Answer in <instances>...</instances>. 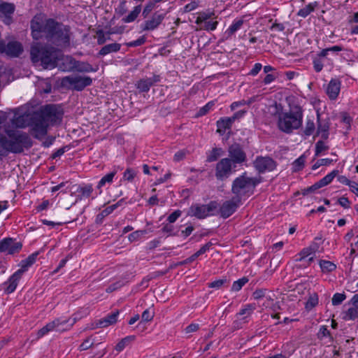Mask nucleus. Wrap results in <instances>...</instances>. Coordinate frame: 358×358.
Segmentation results:
<instances>
[{
  "label": "nucleus",
  "instance_id": "f257e3e1",
  "mask_svg": "<svg viewBox=\"0 0 358 358\" xmlns=\"http://www.w3.org/2000/svg\"><path fill=\"white\" fill-rule=\"evenodd\" d=\"M35 17L31 22L32 36L38 40L44 37L48 41L57 46L66 47L70 44V27L53 19L39 21Z\"/></svg>",
  "mask_w": 358,
  "mask_h": 358
},
{
  "label": "nucleus",
  "instance_id": "f03ea898",
  "mask_svg": "<svg viewBox=\"0 0 358 358\" xmlns=\"http://www.w3.org/2000/svg\"><path fill=\"white\" fill-rule=\"evenodd\" d=\"M31 59L34 64H40L43 69H54L59 59L58 52L53 47L39 43L33 45L30 50Z\"/></svg>",
  "mask_w": 358,
  "mask_h": 358
},
{
  "label": "nucleus",
  "instance_id": "7ed1b4c3",
  "mask_svg": "<svg viewBox=\"0 0 358 358\" xmlns=\"http://www.w3.org/2000/svg\"><path fill=\"white\" fill-rule=\"evenodd\" d=\"M7 136H6V156L8 153H22L24 149H29L32 145V141L30 137L25 132L4 129Z\"/></svg>",
  "mask_w": 358,
  "mask_h": 358
},
{
  "label": "nucleus",
  "instance_id": "20e7f679",
  "mask_svg": "<svg viewBox=\"0 0 358 358\" xmlns=\"http://www.w3.org/2000/svg\"><path fill=\"white\" fill-rule=\"evenodd\" d=\"M303 121V110L300 106H294L289 112L284 113L278 120V129L287 134L299 129Z\"/></svg>",
  "mask_w": 358,
  "mask_h": 358
},
{
  "label": "nucleus",
  "instance_id": "39448f33",
  "mask_svg": "<svg viewBox=\"0 0 358 358\" xmlns=\"http://www.w3.org/2000/svg\"><path fill=\"white\" fill-rule=\"evenodd\" d=\"M260 182L261 179L248 177L245 172L233 181L231 192L234 197L241 201L243 196L252 195L256 186Z\"/></svg>",
  "mask_w": 358,
  "mask_h": 358
},
{
  "label": "nucleus",
  "instance_id": "423d86ee",
  "mask_svg": "<svg viewBox=\"0 0 358 358\" xmlns=\"http://www.w3.org/2000/svg\"><path fill=\"white\" fill-rule=\"evenodd\" d=\"M38 252H34L30 255L24 260L22 261L21 268L15 272L4 284L8 285L5 288V292L7 294H10L15 291L17 285L19 280L21 278L22 274L27 270V268L35 263Z\"/></svg>",
  "mask_w": 358,
  "mask_h": 358
},
{
  "label": "nucleus",
  "instance_id": "0eeeda50",
  "mask_svg": "<svg viewBox=\"0 0 358 358\" xmlns=\"http://www.w3.org/2000/svg\"><path fill=\"white\" fill-rule=\"evenodd\" d=\"M92 80L89 76H67L62 78L61 85L64 87L71 88L76 91H82L91 85Z\"/></svg>",
  "mask_w": 358,
  "mask_h": 358
},
{
  "label": "nucleus",
  "instance_id": "6e6552de",
  "mask_svg": "<svg viewBox=\"0 0 358 358\" xmlns=\"http://www.w3.org/2000/svg\"><path fill=\"white\" fill-rule=\"evenodd\" d=\"M36 113L48 125L59 122L62 116L59 108L52 104L42 106Z\"/></svg>",
  "mask_w": 358,
  "mask_h": 358
},
{
  "label": "nucleus",
  "instance_id": "1a4fd4ad",
  "mask_svg": "<svg viewBox=\"0 0 358 358\" xmlns=\"http://www.w3.org/2000/svg\"><path fill=\"white\" fill-rule=\"evenodd\" d=\"M217 204L215 201H210L208 204H194L192 205L187 213L189 216H194L199 219H203L217 208Z\"/></svg>",
  "mask_w": 358,
  "mask_h": 358
},
{
  "label": "nucleus",
  "instance_id": "9d476101",
  "mask_svg": "<svg viewBox=\"0 0 358 358\" xmlns=\"http://www.w3.org/2000/svg\"><path fill=\"white\" fill-rule=\"evenodd\" d=\"M234 164L229 158H223L220 160L215 166V177L217 180H223L229 177L232 173Z\"/></svg>",
  "mask_w": 358,
  "mask_h": 358
},
{
  "label": "nucleus",
  "instance_id": "9b49d317",
  "mask_svg": "<svg viewBox=\"0 0 358 358\" xmlns=\"http://www.w3.org/2000/svg\"><path fill=\"white\" fill-rule=\"evenodd\" d=\"M229 160L234 164V168L236 167V164H241L247 161V155L245 152L238 143H234L228 148Z\"/></svg>",
  "mask_w": 358,
  "mask_h": 358
},
{
  "label": "nucleus",
  "instance_id": "f8f14e48",
  "mask_svg": "<svg viewBox=\"0 0 358 358\" xmlns=\"http://www.w3.org/2000/svg\"><path fill=\"white\" fill-rule=\"evenodd\" d=\"M48 124L36 113L31 118L32 135L36 138H41L47 134Z\"/></svg>",
  "mask_w": 358,
  "mask_h": 358
},
{
  "label": "nucleus",
  "instance_id": "ddd939ff",
  "mask_svg": "<svg viewBox=\"0 0 358 358\" xmlns=\"http://www.w3.org/2000/svg\"><path fill=\"white\" fill-rule=\"evenodd\" d=\"M253 164L259 173L272 171L276 167V162L269 157H257L254 161Z\"/></svg>",
  "mask_w": 358,
  "mask_h": 358
},
{
  "label": "nucleus",
  "instance_id": "4468645a",
  "mask_svg": "<svg viewBox=\"0 0 358 358\" xmlns=\"http://www.w3.org/2000/svg\"><path fill=\"white\" fill-rule=\"evenodd\" d=\"M165 16V13H159L158 11L155 12L150 18L141 25L142 31H150L157 29L162 23Z\"/></svg>",
  "mask_w": 358,
  "mask_h": 358
},
{
  "label": "nucleus",
  "instance_id": "2eb2a0df",
  "mask_svg": "<svg viewBox=\"0 0 358 358\" xmlns=\"http://www.w3.org/2000/svg\"><path fill=\"white\" fill-rule=\"evenodd\" d=\"M241 203L238 198L234 196L231 200L227 201L220 208V214L221 217L227 218L231 215Z\"/></svg>",
  "mask_w": 358,
  "mask_h": 358
},
{
  "label": "nucleus",
  "instance_id": "dca6fc26",
  "mask_svg": "<svg viewBox=\"0 0 358 358\" xmlns=\"http://www.w3.org/2000/svg\"><path fill=\"white\" fill-rule=\"evenodd\" d=\"M23 51L22 44L17 41H10L7 44L0 42V52H5L10 57H18Z\"/></svg>",
  "mask_w": 358,
  "mask_h": 358
},
{
  "label": "nucleus",
  "instance_id": "f3484780",
  "mask_svg": "<svg viewBox=\"0 0 358 358\" xmlns=\"http://www.w3.org/2000/svg\"><path fill=\"white\" fill-rule=\"evenodd\" d=\"M22 247L20 242H14L10 238H6L0 241V252L13 255L18 252Z\"/></svg>",
  "mask_w": 358,
  "mask_h": 358
},
{
  "label": "nucleus",
  "instance_id": "a211bd4d",
  "mask_svg": "<svg viewBox=\"0 0 358 358\" xmlns=\"http://www.w3.org/2000/svg\"><path fill=\"white\" fill-rule=\"evenodd\" d=\"M159 81L160 76L159 75H154L151 78H146L139 80L136 83V87L140 92H147L150 90L152 85Z\"/></svg>",
  "mask_w": 358,
  "mask_h": 358
},
{
  "label": "nucleus",
  "instance_id": "6ab92c4d",
  "mask_svg": "<svg viewBox=\"0 0 358 358\" xmlns=\"http://www.w3.org/2000/svg\"><path fill=\"white\" fill-rule=\"evenodd\" d=\"M77 319L76 317L73 318L72 320H61L59 318H57L54 320L53 321L48 323L45 326L48 328V330L50 331L53 330L57 331H64L66 329L64 328H60V326H63L65 324H67L68 327H71L76 322Z\"/></svg>",
  "mask_w": 358,
  "mask_h": 358
},
{
  "label": "nucleus",
  "instance_id": "aec40b11",
  "mask_svg": "<svg viewBox=\"0 0 358 358\" xmlns=\"http://www.w3.org/2000/svg\"><path fill=\"white\" fill-rule=\"evenodd\" d=\"M66 61L69 62L71 69H76L78 72H94V69L91 64L87 62L76 61L73 58H66Z\"/></svg>",
  "mask_w": 358,
  "mask_h": 358
},
{
  "label": "nucleus",
  "instance_id": "412c9836",
  "mask_svg": "<svg viewBox=\"0 0 358 358\" xmlns=\"http://www.w3.org/2000/svg\"><path fill=\"white\" fill-rule=\"evenodd\" d=\"M118 315H119V311L116 310L115 312H113V313L106 315L103 318L99 320L97 322L96 325L99 327L103 328V327H107L110 325L114 324L117 322Z\"/></svg>",
  "mask_w": 358,
  "mask_h": 358
},
{
  "label": "nucleus",
  "instance_id": "4be33fe9",
  "mask_svg": "<svg viewBox=\"0 0 358 358\" xmlns=\"http://www.w3.org/2000/svg\"><path fill=\"white\" fill-rule=\"evenodd\" d=\"M341 83L336 80H331L327 85V94L331 99L337 98L340 92Z\"/></svg>",
  "mask_w": 358,
  "mask_h": 358
},
{
  "label": "nucleus",
  "instance_id": "5701e85b",
  "mask_svg": "<svg viewBox=\"0 0 358 358\" xmlns=\"http://www.w3.org/2000/svg\"><path fill=\"white\" fill-rule=\"evenodd\" d=\"M317 134L320 135L323 139H327L329 137V124L327 120L320 119L317 115Z\"/></svg>",
  "mask_w": 358,
  "mask_h": 358
},
{
  "label": "nucleus",
  "instance_id": "b1692460",
  "mask_svg": "<svg viewBox=\"0 0 358 358\" xmlns=\"http://www.w3.org/2000/svg\"><path fill=\"white\" fill-rule=\"evenodd\" d=\"M234 121L231 117L221 118L217 122V132L221 135L225 133V131L230 129Z\"/></svg>",
  "mask_w": 358,
  "mask_h": 358
},
{
  "label": "nucleus",
  "instance_id": "393cba45",
  "mask_svg": "<svg viewBox=\"0 0 358 358\" xmlns=\"http://www.w3.org/2000/svg\"><path fill=\"white\" fill-rule=\"evenodd\" d=\"M121 45L113 43L104 45L98 52L99 56H105L111 52H117L120 50Z\"/></svg>",
  "mask_w": 358,
  "mask_h": 358
},
{
  "label": "nucleus",
  "instance_id": "a878e982",
  "mask_svg": "<svg viewBox=\"0 0 358 358\" xmlns=\"http://www.w3.org/2000/svg\"><path fill=\"white\" fill-rule=\"evenodd\" d=\"M93 191V188L92 185H85L83 186H79L76 189V192L79 193L78 198L76 199V202L78 199H81L83 197H89L92 194Z\"/></svg>",
  "mask_w": 358,
  "mask_h": 358
},
{
  "label": "nucleus",
  "instance_id": "bb28decb",
  "mask_svg": "<svg viewBox=\"0 0 358 358\" xmlns=\"http://www.w3.org/2000/svg\"><path fill=\"white\" fill-rule=\"evenodd\" d=\"M141 11V6L138 5L134 7V10L130 13L123 17L122 21L124 23H129L134 22L138 16Z\"/></svg>",
  "mask_w": 358,
  "mask_h": 358
},
{
  "label": "nucleus",
  "instance_id": "cd10ccee",
  "mask_svg": "<svg viewBox=\"0 0 358 358\" xmlns=\"http://www.w3.org/2000/svg\"><path fill=\"white\" fill-rule=\"evenodd\" d=\"M282 109L283 107L282 104L275 101L272 105L269 106L268 112L271 115L277 117L278 120H279V116L284 114Z\"/></svg>",
  "mask_w": 358,
  "mask_h": 358
},
{
  "label": "nucleus",
  "instance_id": "c85d7f7f",
  "mask_svg": "<svg viewBox=\"0 0 358 358\" xmlns=\"http://www.w3.org/2000/svg\"><path fill=\"white\" fill-rule=\"evenodd\" d=\"M258 306L263 308H271L273 310H275V306L274 304V300L271 296H266L262 300L258 301Z\"/></svg>",
  "mask_w": 358,
  "mask_h": 358
},
{
  "label": "nucleus",
  "instance_id": "c756f323",
  "mask_svg": "<svg viewBox=\"0 0 358 358\" xmlns=\"http://www.w3.org/2000/svg\"><path fill=\"white\" fill-rule=\"evenodd\" d=\"M15 6L11 3L3 2L0 3V13L5 16L8 17L13 13Z\"/></svg>",
  "mask_w": 358,
  "mask_h": 358
},
{
  "label": "nucleus",
  "instance_id": "7c9ffc66",
  "mask_svg": "<svg viewBox=\"0 0 358 358\" xmlns=\"http://www.w3.org/2000/svg\"><path fill=\"white\" fill-rule=\"evenodd\" d=\"M136 339L135 336H129L121 339L119 343L115 345V350L118 352L123 350L127 345Z\"/></svg>",
  "mask_w": 358,
  "mask_h": 358
},
{
  "label": "nucleus",
  "instance_id": "2f4dec72",
  "mask_svg": "<svg viewBox=\"0 0 358 358\" xmlns=\"http://www.w3.org/2000/svg\"><path fill=\"white\" fill-rule=\"evenodd\" d=\"M318 303V296L317 294L314 292L310 294L308 301L306 303V308L307 310H311L315 307Z\"/></svg>",
  "mask_w": 358,
  "mask_h": 358
},
{
  "label": "nucleus",
  "instance_id": "473e14b6",
  "mask_svg": "<svg viewBox=\"0 0 358 358\" xmlns=\"http://www.w3.org/2000/svg\"><path fill=\"white\" fill-rule=\"evenodd\" d=\"M306 162V157L304 155L300 156L292 163V170L294 172L299 171L303 169Z\"/></svg>",
  "mask_w": 358,
  "mask_h": 358
},
{
  "label": "nucleus",
  "instance_id": "72a5a7b5",
  "mask_svg": "<svg viewBox=\"0 0 358 358\" xmlns=\"http://www.w3.org/2000/svg\"><path fill=\"white\" fill-rule=\"evenodd\" d=\"M248 282V278L243 277L234 282L231 290L232 292H238Z\"/></svg>",
  "mask_w": 358,
  "mask_h": 358
},
{
  "label": "nucleus",
  "instance_id": "f704fd0d",
  "mask_svg": "<svg viewBox=\"0 0 358 358\" xmlns=\"http://www.w3.org/2000/svg\"><path fill=\"white\" fill-rule=\"evenodd\" d=\"M115 174H116L115 171H112V172L106 174V176H104L99 182L97 188L100 189L101 187L105 185L106 183H111L113 182V179L114 176H115Z\"/></svg>",
  "mask_w": 358,
  "mask_h": 358
},
{
  "label": "nucleus",
  "instance_id": "c9c22d12",
  "mask_svg": "<svg viewBox=\"0 0 358 358\" xmlns=\"http://www.w3.org/2000/svg\"><path fill=\"white\" fill-rule=\"evenodd\" d=\"M320 266L323 272H331L336 269V265L329 261L321 260Z\"/></svg>",
  "mask_w": 358,
  "mask_h": 358
},
{
  "label": "nucleus",
  "instance_id": "e433bc0d",
  "mask_svg": "<svg viewBox=\"0 0 358 358\" xmlns=\"http://www.w3.org/2000/svg\"><path fill=\"white\" fill-rule=\"evenodd\" d=\"M256 309V304L250 303L245 306L243 308H242L239 313L237 314L238 315H246V317H248L252 315L253 311Z\"/></svg>",
  "mask_w": 358,
  "mask_h": 358
},
{
  "label": "nucleus",
  "instance_id": "4c0bfd02",
  "mask_svg": "<svg viewBox=\"0 0 358 358\" xmlns=\"http://www.w3.org/2000/svg\"><path fill=\"white\" fill-rule=\"evenodd\" d=\"M222 150L221 148H213L207 156V162H212L216 161L221 155Z\"/></svg>",
  "mask_w": 358,
  "mask_h": 358
},
{
  "label": "nucleus",
  "instance_id": "58836bf2",
  "mask_svg": "<svg viewBox=\"0 0 358 358\" xmlns=\"http://www.w3.org/2000/svg\"><path fill=\"white\" fill-rule=\"evenodd\" d=\"M315 130V126L313 120L308 119L306 123V126L303 130V133L306 136L312 135Z\"/></svg>",
  "mask_w": 358,
  "mask_h": 358
},
{
  "label": "nucleus",
  "instance_id": "ea45409f",
  "mask_svg": "<svg viewBox=\"0 0 358 358\" xmlns=\"http://www.w3.org/2000/svg\"><path fill=\"white\" fill-rule=\"evenodd\" d=\"M243 24V21L242 20H237L234 22L227 30L226 33L229 36L233 35L237 30H238Z\"/></svg>",
  "mask_w": 358,
  "mask_h": 358
},
{
  "label": "nucleus",
  "instance_id": "a19ab883",
  "mask_svg": "<svg viewBox=\"0 0 358 358\" xmlns=\"http://www.w3.org/2000/svg\"><path fill=\"white\" fill-rule=\"evenodd\" d=\"M358 317V308L355 306L350 308L346 312L344 318L345 320H354Z\"/></svg>",
  "mask_w": 358,
  "mask_h": 358
},
{
  "label": "nucleus",
  "instance_id": "79ce46f5",
  "mask_svg": "<svg viewBox=\"0 0 358 358\" xmlns=\"http://www.w3.org/2000/svg\"><path fill=\"white\" fill-rule=\"evenodd\" d=\"M312 254H313V253L311 252V250H310V248L308 247L306 248H303L296 256L295 261L296 262H303L305 259V258L308 257V256H310Z\"/></svg>",
  "mask_w": 358,
  "mask_h": 358
},
{
  "label": "nucleus",
  "instance_id": "37998d69",
  "mask_svg": "<svg viewBox=\"0 0 358 358\" xmlns=\"http://www.w3.org/2000/svg\"><path fill=\"white\" fill-rule=\"evenodd\" d=\"M146 234V230H137L130 234L128 236V238L130 242L136 241L139 240L142 236Z\"/></svg>",
  "mask_w": 358,
  "mask_h": 358
},
{
  "label": "nucleus",
  "instance_id": "c03bdc74",
  "mask_svg": "<svg viewBox=\"0 0 358 358\" xmlns=\"http://www.w3.org/2000/svg\"><path fill=\"white\" fill-rule=\"evenodd\" d=\"M329 149V146L325 144L322 141H318L315 144V156L317 157L322 154V152Z\"/></svg>",
  "mask_w": 358,
  "mask_h": 358
},
{
  "label": "nucleus",
  "instance_id": "a18cd8bd",
  "mask_svg": "<svg viewBox=\"0 0 358 358\" xmlns=\"http://www.w3.org/2000/svg\"><path fill=\"white\" fill-rule=\"evenodd\" d=\"M155 7V3L152 1H149L144 6V8L142 12V15L144 18H146L149 14L152 11V10Z\"/></svg>",
  "mask_w": 358,
  "mask_h": 358
},
{
  "label": "nucleus",
  "instance_id": "49530a36",
  "mask_svg": "<svg viewBox=\"0 0 358 358\" xmlns=\"http://www.w3.org/2000/svg\"><path fill=\"white\" fill-rule=\"evenodd\" d=\"M313 10H314V6L311 3H309L308 5L306 6L304 8L299 10V11L298 12V15L303 17H306Z\"/></svg>",
  "mask_w": 358,
  "mask_h": 358
},
{
  "label": "nucleus",
  "instance_id": "de8ad7c7",
  "mask_svg": "<svg viewBox=\"0 0 358 358\" xmlns=\"http://www.w3.org/2000/svg\"><path fill=\"white\" fill-rule=\"evenodd\" d=\"M96 34L97 36V43L99 45L104 44L106 41L110 40V36L106 37L105 36V33L102 29H99L96 31Z\"/></svg>",
  "mask_w": 358,
  "mask_h": 358
},
{
  "label": "nucleus",
  "instance_id": "09e8293b",
  "mask_svg": "<svg viewBox=\"0 0 358 358\" xmlns=\"http://www.w3.org/2000/svg\"><path fill=\"white\" fill-rule=\"evenodd\" d=\"M346 299V295L341 293H336L332 297V304L338 306L341 304Z\"/></svg>",
  "mask_w": 358,
  "mask_h": 358
},
{
  "label": "nucleus",
  "instance_id": "8fccbe9b",
  "mask_svg": "<svg viewBox=\"0 0 358 358\" xmlns=\"http://www.w3.org/2000/svg\"><path fill=\"white\" fill-rule=\"evenodd\" d=\"M136 175V172L131 168L126 169L123 174V179L127 181H132Z\"/></svg>",
  "mask_w": 358,
  "mask_h": 358
},
{
  "label": "nucleus",
  "instance_id": "3c124183",
  "mask_svg": "<svg viewBox=\"0 0 358 358\" xmlns=\"http://www.w3.org/2000/svg\"><path fill=\"white\" fill-rule=\"evenodd\" d=\"M13 124L16 127H20V128L25 127L27 125V122L25 121L24 116L22 115V116H18V117H15L13 120Z\"/></svg>",
  "mask_w": 358,
  "mask_h": 358
},
{
  "label": "nucleus",
  "instance_id": "603ef678",
  "mask_svg": "<svg viewBox=\"0 0 358 358\" xmlns=\"http://www.w3.org/2000/svg\"><path fill=\"white\" fill-rule=\"evenodd\" d=\"M123 199L120 200L117 203L109 206L107 208H106L102 212L101 215L102 216H107L108 215L110 214L117 206H119L122 202Z\"/></svg>",
  "mask_w": 358,
  "mask_h": 358
},
{
  "label": "nucleus",
  "instance_id": "864d4df0",
  "mask_svg": "<svg viewBox=\"0 0 358 358\" xmlns=\"http://www.w3.org/2000/svg\"><path fill=\"white\" fill-rule=\"evenodd\" d=\"M267 292V289H257L255 290L253 294H252V296L256 300H258L260 301V300H262L263 299H264L266 295V293Z\"/></svg>",
  "mask_w": 358,
  "mask_h": 358
},
{
  "label": "nucleus",
  "instance_id": "5fc2aeb1",
  "mask_svg": "<svg viewBox=\"0 0 358 358\" xmlns=\"http://www.w3.org/2000/svg\"><path fill=\"white\" fill-rule=\"evenodd\" d=\"M6 136L0 134V157L6 156Z\"/></svg>",
  "mask_w": 358,
  "mask_h": 358
},
{
  "label": "nucleus",
  "instance_id": "6e6d98bb",
  "mask_svg": "<svg viewBox=\"0 0 358 358\" xmlns=\"http://www.w3.org/2000/svg\"><path fill=\"white\" fill-rule=\"evenodd\" d=\"M338 171L337 170H334L329 174H327L326 176H324L322 180H323L325 185H329L333 179L335 178V176L338 174Z\"/></svg>",
  "mask_w": 358,
  "mask_h": 358
},
{
  "label": "nucleus",
  "instance_id": "4d7b16f0",
  "mask_svg": "<svg viewBox=\"0 0 358 358\" xmlns=\"http://www.w3.org/2000/svg\"><path fill=\"white\" fill-rule=\"evenodd\" d=\"M154 317V312L150 311V309H146L142 313L141 318L145 322H150Z\"/></svg>",
  "mask_w": 358,
  "mask_h": 358
},
{
  "label": "nucleus",
  "instance_id": "13d9d810",
  "mask_svg": "<svg viewBox=\"0 0 358 358\" xmlns=\"http://www.w3.org/2000/svg\"><path fill=\"white\" fill-rule=\"evenodd\" d=\"M173 229L174 227L173 225L166 224L162 227V231L167 234L169 236H176V234L173 232Z\"/></svg>",
  "mask_w": 358,
  "mask_h": 358
},
{
  "label": "nucleus",
  "instance_id": "bf43d9fd",
  "mask_svg": "<svg viewBox=\"0 0 358 358\" xmlns=\"http://www.w3.org/2000/svg\"><path fill=\"white\" fill-rule=\"evenodd\" d=\"M213 105V102H208L206 106L200 108L198 115L200 116L206 115L212 108Z\"/></svg>",
  "mask_w": 358,
  "mask_h": 358
},
{
  "label": "nucleus",
  "instance_id": "052dcab7",
  "mask_svg": "<svg viewBox=\"0 0 358 358\" xmlns=\"http://www.w3.org/2000/svg\"><path fill=\"white\" fill-rule=\"evenodd\" d=\"M94 345V341H91L90 338H86L82 344L80 345V349L81 350H86L91 348Z\"/></svg>",
  "mask_w": 358,
  "mask_h": 358
},
{
  "label": "nucleus",
  "instance_id": "680f3d73",
  "mask_svg": "<svg viewBox=\"0 0 358 358\" xmlns=\"http://www.w3.org/2000/svg\"><path fill=\"white\" fill-rule=\"evenodd\" d=\"M181 215V211L179 210L173 212L167 218L169 223H173Z\"/></svg>",
  "mask_w": 358,
  "mask_h": 358
},
{
  "label": "nucleus",
  "instance_id": "e2e57ef3",
  "mask_svg": "<svg viewBox=\"0 0 358 358\" xmlns=\"http://www.w3.org/2000/svg\"><path fill=\"white\" fill-rule=\"evenodd\" d=\"M199 329V325L198 324L192 323L189 325H188L187 327H186V328L185 329L184 331L186 334H190V333L196 332Z\"/></svg>",
  "mask_w": 358,
  "mask_h": 358
},
{
  "label": "nucleus",
  "instance_id": "0e129e2a",
  "mask_svg": "<svg viewBox=\"0 0 358 358\" xmlns=\"http://www.w3.org/2000/svg\"><path fill=\"white\" fill-rule=\"evenodd\" d=\"M211 242H208L205 245H203L195 254L197 257H199L200 255L204 254L207 250L210 249V248L212 246Z\"/></svg>",
  "mask_w": 358,
  "mask_h": 358
},
{
  "label": "nucleus",
  "instance_id": "69168bd1",
  "mask_svg": "<svg viewBox=\"0 0 358 358\" xmlns=\"http://www.w3.org/2000/svg\"><path fill=\"white\" fill-rule=\"evenodd\" d=\"M116 12L120 15H124L127 12L126 0H122L118 8L116 9Z\"/></svg>",
  "mask_w": 358,
  "mask_h": 358
},
{
  "label": "nucleus",
  "instance_id": "338daca9",
  "mask_svg": "<svg viewBox=\"0 0 358 358\" xmlns=\"http://www.w3.org/2000/svg\"><path fill=\"white\" fill-rule=\"evenodd\" d=\"M186 151L185 150H179L178 151L175 155H174V157H173V159L174 161L176 162H179V161H181L182 160L185 156H186Z\"/></svg>",
  "mask_w": 358,
  "mask_h": 358
},
{
  "label": "nucleus",
  "instance_id": "774afa93",
  "mask_svg": "<svg viewBox=\"0 0 358 358\" xmlns=\"http://www.w3.org/2000/svg\"><path fill=\"white\" fill-rule=\"evenodd\" d=\"M313 67L315 71L320 72L323 68V63L320 59H315L313 60Z\"/></svg>",
  "mask_w": 358,
  "mask_h": 358
}]
</instances>
